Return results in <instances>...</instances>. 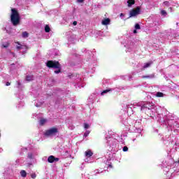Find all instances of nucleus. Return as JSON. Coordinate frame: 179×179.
<instances>
[{
    "label": "nucleus",
    "mask_w": 179,
    "mask_h": 179,
    "mask_svg": "<svg viewBox=\"0 0 179 179\" xmlns=\"http://www.w3.org/2000/svg\"><path fill=\"white\" fill-rule=\"evenodd\" d=\"M0 136H1V134H0Z\"/></svg>",
    "instance_id": "53"
},
{
    "label": "nucleus",
    "mask_w": 179,
    "mask_h": 179,
    "mask_svg": "<svg viewBox=\"0 0 179 179\" xmlns=\"http://www.w3.org/2000/svg\"><path fill=\"white\" fill-rule=\"evenodd\" d=\"M20 99H23V96H20Z\"/></svg>",
    "instance_id": "49"
},
{
    "label": "nucleus",
    "mask_w": 179,
    "mask_h": 179,
    "mask_svg": "<svg viewBox=\"0 0 179 179\" xmlns=\"http://www.w3.org/2000/svg\"><path fill=\"white\" fill-rule=\"evenodd\" d=\"M127 3H128V6L131 8V6H132V5L135 3V0H128Z\"/></svg>",
    "instance_id": "21"
},
{
    "label": "nucleus",
    "mask_w": 179,
    "mask_h": 179,
    "mask_svg": "<svg viewBox=\"0 0 179 179\" xmlns=\"http://www.w3.org/2000/svg\"><path fill=\"white\" fill-rule=\"evenodd\" d=\"M6 86H10V82H6Z\"/></svg>",
    "instance_id": "44"
},
{
    "label": "nucleus",
    "mask_w": 179,
    "mask_h": 179,
    "mask_svg": "<svg viewBox=\"0 0 179 179\" xmlns=\"http://www.w3.org/2000/svg\"><path fill=\"white\" fill-rule=\"evenodd\" d=\"M135 29L136 30H141V25H139V24H136Z\"/></svg>",
    "instance_id": "33"
},
{
    "label": "nucleus",
    "mask_w": 179,
    "mask_h": 179,
    "mask_svg": "<svg viewBox=\"0 0 179 179\" xmlns=\"http://www.w3.org/2000/svg\"><path fill=\"white\" fill-rule=\"evenodd\" d=\"M22 37H24V38L29 37V33H27V31L22 32Z\"/></svg>",
    "instance_id": "31"
},
{
    "label": "nucleus",
    "mask_w": 179,
    "mask_h": 179,
    "mask_svg": "<svg viewBox=\"0 0 179 179\" xmlns=\"http://www.w3.org/2000/svg\"><path fill=\"white\" fill-rule=\"evenodd\" d=\"M46 66L48 68H53L54 69H57L55 71V73H59V72H61V64H59V62H58L48 61L46 63Z\"/></svg>",
    "instance_id": "6"
},
{
    "label": "nucleus",
    "mask_w": 179,
    "mask_h": 179,
    "mask_svg": "<svg viewBox=\"0 0 179 179\" xmlns=\"http://www.w3.org/2000/svg\"><path fill=\"white\" fill-rule=\"evenodd\" d=\"M3 78H4V79H6V78H8V76H9L7 74H5V73H3L1 75Z\"/></svg>",
    "instance_id": "38"
},
{
    "label": "nucleus",
    "mask_w": 179,
    "mask_h": 179,
    "mask_svg": "<svg viewBox=\"0 0 179 179\" xmlns=\"http://www.w3.org/2000/svg\"><path fill=\"white\" fill-rule=\"evenodd\" d=\"M122 150H123V152H128V147H127V146L123 147Z\"/></svg>",
    "instance_id": "39"
},
{
    "label": "nucleus",
    "mask_w": 179,
    "mask_h": 179,
    "mask_svg": "<svg viewBox=\"0 0 179 179\" xmlns=\"http://www.w3.org/2000/svg\"><path fill=\"white\" fill-rule=\"evenodd\" d=\"M50 30H51V29L50 28V27L48 25H46L45 27V33H50Z\"/></svg>",
    "instance_id": "30"
},
{
    "label": "nucleus",
    "mask_w": 179,
    "mask_h": 179,
    "mask_svg": "<svg viewBox=\"0 0 179 179\" xmlns=\"http://www.w3.org/2000/svg\"><path fill=\"white\" fill-rule=\"evenodd\" d=\"M166 125H167L168 128L171 131L176 128H179V120L178 119H171L168 120L166 122Z\"/></svg>",
    "instance_id": "5"
},
{
    "label": "nucleus",
    "mask_w": 179,
    "mask_h": 179,
    "mask_svg": "<svg viewBox=\"0 0 179 179\" xmlns=\"http://www.w3.org/2000/svg\"><path fill=\"white\" fill-rule=\"evenodd\" d=\"M36 107H40V106L38 104L36 103Z\"/></svg>",
    "instance_id": "48"
},
{
    "label": "nucleus",
    "mask_w": 179,
    "mask_h": 179,
    "mask_svg": "<svg viewBox=\"0 0 179 179\" xmlns=\"http://www.w3.org/2000/svg\"><path fill=\"white\" fill-rule=\"evenodd\" d=\"M17 89H22L23 87V85L20 80L17 81Z\"/></svg>",
    "instance_id": "26"
},
{
    "label": "nucleus",
    "mask_w": 179,
    "mask_h": 179,
    "mask_svg": "<svg viewBox=\"0 0 179 179\" xmlns=\"http://www.w3.org/2000/svg\"><path fill=\"white\" fill-rule=\"evenodd\" d=\"M85 157H87L85 160V163H93L92 161L89 160V157H92L93 156V152L90 150H87L85 152Z\"/></svg>",
    "instance_id": "11"
},
{
    "label": "nucleus",
    "mask_w": 179,
    "mask_h": 179,
    "mask_svg": "<svg viewBox=\"0 0 179 179\" xmlns=\"http://www.w3.org/2000/svg\"><path fill=\"white\" fill-rule=\"evenodd\" d=\"M124 13L120 14V17H124Z\"/></svg>",
    "instance_id": "46"
},
{
    "label": "nucleus",
    "mask_w": 179,
    "mask_h": 179,
    "mask_svg": "<svg viewBox=\"0 0 179 179\" xmlns=\"http://www.w3.org/2000/svg\"><path fill=\"white\" fill-rule=\"evenodd\" d=\"M20 175H21V176H22V177L24 178L27 177V173L26 172V171L22 170V171H20Z\"/></svg>",
    "instance_id": "23"
},
{
    "label": "nucleus",
    "mask_w": 179,
    "mask_h": 179,
    "mask_svg": "<svg viewBox=\"0 0 179 179\" xmlns=\"http://www.w3.org/2000/svg\"><path fill=\"white\" fill-rule=\"evenodd\" d=\"M111 89H108V90H103L101 93V96H104L105 94H106V93H108V92H111Z\"/></svg>",
    "instance_id": "25"
},
{
    "label": "nucleus",
    "mask_w": 179,
    "mask_h": 179,
    "mask_svg": "<svg viewBox=\"0 0 179 179\" xmlns=\"http://www.w3.org/2000/svg\"><path fill=\"white\" fill-rule=\"evenodd\" d=\"M122 89V87H120V90H121Z\"/></svg>",
    "instance_id": "50"
},
{
    "label": "nucleus",
    "mask_w": 179,
    "mask_h": 179,
    "mask_svg": "<svg viewBox=\"0 0 179 179\" xmlns=\"http://www.w3.org/2000/svg\"><path fill=\"white\" fill-rule=\"evenodd\" d=\"M8 55H9L10 57H15V54L13 52H9Z\"/></svg>",
    "instance_id": "37"
},
{
    "label": "nucleus",
    "mask_w": 179,
    "mask_h": 179,
    "mask_svg": "<svg viewBox=\"0 0 179 179\" xmlns=\"http://www.w3.org/2000/svg\"><path fill=\"white\" fill-rule=\"evenodd\" d=\"M127 48L130 50H133V48H135V45L134 44V42H130L129 45H127Z\"/></svg>",
    "instance_id": "20"
},
{
    "label": "nucleus",
    "mask_w": 179,
    "mask_h": 179,
    "mask_svg": "<svg viewBox=\"0 0 179 179\" xmlns=\"http://www.w3.org/2000/svg\"><path fill=\"white\" fill-rule=\"evenodd\" d=\"M122 122L128 131L137 134L136 136H139L141 134H142L141 122H138L131 118H127L124 120H122Z\"/></svg>",
    "instance_id": "2"
},
{
    "label": "nucleus",
    "mask_w": 179,
    "mask_h": 179,
    "mask_svg": "<svg viewBox=\"0 0 179 179\" xmlns=\"http://www.w3.org/2000/svg\"><path fill=\"white\" fill-rule=\"evenodd\" d=\"M85 0H77L78 3H83Z\"/></svg>",
    "instance_id": "42"
},
{
    "label": "nucleus",
    "mask_w": 179,
    "mask_h": 179,
    "mask_svg": "<svg viewBox=\"0 0 179 179\" xmlns=\"http://www.w3.org/2000/svg\"><path fill=\"white\" fill-rule=\"evenodd\" d=\"M134 34H136V33H138V31H136V29H134Z\"/></svg>",
    "instance_id": "47"
},
{
    "label": "nucleus",
    "mask_w": 179,
    "mask_h": 179,
    "mask_svg": "<svg viewBox=\"0 0 179 179\" xmlns=\"http://www.w3.org/2000/svg\"><path fill=\"white\" fill-rule=\"evenodd\" d=\"M73 26H76V24H78V22L74 21V22H73Z\"/></svg>",
    "instance_id": "45"
},
{
    "label": "nucleus",
    "mask_w": 179,
    "mask_h": 179,
    "mask_svg": "<svg viewBox=\"0 0 179 179\" xmlns=\"http://www.w3.org/2000/svg\"><path fill=\"white\" fill-rule=\"evenodd\" d=\"M104 171H106V170H103V169H96V170L94 171V176H97V174H100V173H104Z\"/></svg>",
    "instance_id": "17"
},
{
    "label": "nucleus",
    "mask_w": 179,
    "mask_h": 179,
    "mask_svg": "<svg viewBox=\"0 0 179 179\" xmlns=\"http://www.w3.org/2000/svg\"><path fill=\"white\" fill-rule=\"evenodd\" d=\"M110 22H111V20L110 18H104L101 23L103 26H107V24H110Z\"/></svg>",
    "instance_id": "16"
},
{
    "label": "nucleus",
    "mask_w": 179,
    "mask_h": 179,
    "mask_svg": "<svg viewBox=\"0 0 179 179\" xmlns=\"http://www.w3.org/2000/svg\"><path fill=\"white\" fill-rule=\"evenodd\" d=\"M59 158H55V157H54V155H50L48 158V162L49 163H54V162H59Z\"/></svg>",
    "instance_id": "15"
},
{
    "label": "nucleus",
    "mask_w": 179,
    "mask_h": 179,
    "mask_svg": "<svg viewBox=\"0 0 179 179\" xmlns=\"http://www.w3.org/2000/svg\"><path fill=\"white\" fill-rule=\"evenodd\" d=\"M109 167H111V164L109 165Z\"/></svg>",
    "instance_id": "52"
},
{
    "label": "nucleus",
    "mask_w": 179,
    "mask_h": 179,
    "mask_svg": "<svg viewBox=\"0 0 179 179\" xmlns=\"http://www.w3.org/2000/svg\"><path fill=\"white\" fill-rule=\"evenodd\" d=\"M57 134H58V128L52 127V128L48 129L45 131V136H55Z\"/></svg>",
    "instance_id": "8"
},
{
    "label": "nucleus",
    "mask_w": 179,
    "mask_h": 179,
    "mask_svg": "<svg viewBox=\"0 0 179 179\" xmlns=\"http://www.w3.org/2000/svg\"><path fill=\"white\" fill-rule=\"evenodd\" d=\"M106 143L110 152H118V140L114 138V136L106 137Z\"/></svg>",
    "instance_id": "3"
},
{
    "label": "nucleus",
    "mask_w": 179,
    "mask_h": 179,
    "mask_svg": "<svg viewBox=\"0 0 179 179\" xmlns=\"http://www.w3.org/2000/svg\"><path fill=\"white\" fill-rule=\"evenodd\" d=\"M16 48L17 50H18V51H20V50H22V52H26V51H27V46L24 45H22L19 42L17 43Z\"/></svg>",
    "instance_id": "12"
},
{
    "label": "nucleus",
    "mask_w": 179,
    "mask_h": 179,
    "mask_svg": "<svg viewBox=\"0 0 179 179\" xmlns=\"http://www.w3.org/2000/svg\"><path fill=\"white\" fill-rule=\"evenodd\" d=\"M127 78H128L129 80H131V79H132V76L129 75V76H122V79L123 80H127Z\"/></svg>",
    "instance_id": "24"
},
{
    "label": "nucleus",
    "mask_w": 179,
    "mask_h": 179,
    "mask_svg": "<svg viewBox=\"0 0 179 179\" xmlns=\"http://www.w3.org/2000/svg\"><path fill=\"white\" fill-rule=\"evenodd\" d=\"M152 64V62H150L148 63H145L144 65L143 66V69H146V68H149L150 65Z\"/></svg>",
    "instance_id": "18"
},
{
    "label": "nucleus",
    "mask_w": 179,
    "mask_h": 179,
    "mask_svg": "<svg viewBox=\"0 0 179 179\" xmlns=\"http://www.w3.org/2000/svg\"><path fill=\"white\" fill-rule=\"evenodd\" d=\"M140 9L137 8L136 10H132L130 11L129 17H132L134 16H136V15H139Z\"/></svg>",
    "instance_id": "13"
},
{
    "label": "nucleus",
    "mask_w": 179,
    "mask_h": 179,
    "mask_svg": "<svg viewBox=\"0 0 179 179\" xmlns=\"http://www.w3.org/2000/svg\"><path fill=\"white\" fill-rule=\"evenodd\" d=\"M132 75H135V73H133Z\"/></svg>",
    "instance_id": "51"
},
{
    "label": "nucleus",
    "mask_w": 179,
    "mask_h": 179,
    "mask_svg": "<svg viewBox=\"0 0 179 179\" xmlns=\"http://www.w3.org/2000/svg\"><path fill=\"white\" fill-rule=\"evenodd\" d=\"M11 23L14 26H18L20 24V15L16 9L13 8L11 10V15H10Z\"/></svg>",
    "instance_id": "4"
},
{
    "label": "nucleus",
    "mask_w": 179,
    "mask_h": 179,
    "mask_svg": "<svg viewBox=\"0 0 179 179\" xmlns=\"http://www.w3.org/2000/svg\"><path fill=\"white\" fill-rule=\"evenodd\" d=\"M10 68V73L13 75L14 78L17 76V63L11 64L9 66Z\"/></svg>",
    "instance_id": "9"
},
{
    "label": "nucleus",
    "mask_w": 179,
    "mask_h": 179,
    "mask_svg": "<svg viewBox=\"0 0 179 179\" xmlns=\"http://www.w3.org/2000/svg\"><path fill=\"white\" fill-rule=\"evenodd\" d=\"M155 96L157 97H164V94H163L162 92H157L155 94Z\"/></svg>",
    "instance_id": "27"
},
{
    "label": "nucleus",
    "mask_w": 179,
    "mask_h": 179,
    "mask_svg": "<svg viewBox=\"0 0 179 179\" xmlns=\"http://www.w3.org/2000/svg\"><path fill=\"white\" fill-rule=\"evenodd\" d=\"M89 134H90V131H86L85 133L84 134L85 138H87V136H89Z\"/></svg>",
    "instance_id": "34"
},
{
    "label": "nucleus",
    "mask_w": 179,
    "mask_h": 179,
    "mask_svg": "<svg viewBox=\"0 0 179 179\" xmlns=\"http://www.w3.org/2000/svg\"><path fill=\"white\" fill-rule=\"evenodd\" d=\"M136 108V107H140L141 111L143 113H145V114H150V115H155L156 113H157V108L156 107V105H155L152 102H138L134 103L131 105H128V108Z\"/></svg>",
    "instance_id": "1"
},
{
    "label": "nucleus",
    "mask_w": 179,
    "mask_h": 179,
    "mask_svg": "<svg viewBox=\"0 0 179 179\" xmlns=\"http://www.w3.org/2000/svg\"><path fill=\"white\" fill-rule=\"evenodd\" d=\"M143 78H147V79H153V78H155V74H150L148 76H143L142 77Z\"/></svg>",
    "instance_id": "19"
},
{
    "label": "nucleus",
    "mask_w": 179,
    "mask_h": 179,
    "mask_svg": "<svg viewBox=\"0 0 179 179\" xmlns=\"http://www.w3.org/2000/svg\"><path fill=\"white\" fill-rule=\"evenodd\" d=\"M164 5H165V6H170V2H169V1H164Z\"/></svg>",
    "instance_id": "36"
},
{
    "label": "nucleus",
    "mask_w": 179,
    "mask_h": 179,
    "mask_svg": "<svg viewBox=\"0 0 179 179\" xmlns=\"http://www.w3.org/2000/svg\"><path fill=\"white\" fill-rule=\"evenodd\" d=\"M31 178H36V177H37V175H36V173H32V174H31Z\"/></svg>",
    "instance_id": "40"
},
{
    "label": "nucleus",
    "mask_w": 179,
    "mask_h": 179,
    "mask_svg": "<svg viewBox=\"0 0 179 179\" xmlns=\"http://www.w3.org/2000/svg\"><path fill=\"white\" fill-rule=\"evenodd\" d=\"M67 39H68L69 43L73 44V43H76L78 38L76 37V36L75 34H72L71 32H68L67 33Z\"/></svg>",
    "instance_id": "10"
},
{
    "label": "nucleus",
    "mask_w": 179,
    "mask_h": 179,
    "mask_svg": "<svg viewBox=\"0 0 179 179\" xmlns=\"http://www.w3.org/2000/svg\"><path fill=\"white\" fill-rule=\"evenodd\" d=\"M109 155H110L109 160H111V158L113 157V152H110Z\"/></svg>",
    "instance_id": "41"
},
{
    "label": "nucleus",
    "mask_w": 179,
    "mask_h": 179,
    "mask_svg": "<svg viewBox=\"0 0 179 179\" xmlns=\"http://www.w3.org/2000/svg\"><path fill=\"white\" fill-rule=\"evenodd\" d=\"M45 122H47V120L45 119H41L39 124L40 125H44V124H45Z\"/></svg>",
    "instance_id": "28"
},
{
    "label": "nucleus",
    "mask_w": 179,
    "mask_h": 179,
    "mask_svg": "<svg viewBox=\"0 0 179 179\" xmlns=\"http://www.w3.org/2000/svg\"><path fill=\"white\" fill-rule=\"evenodd\" d=\"M27 167H31V166H33V164L31 163H27Z\"/></svg>",
    "instance_id": "43"
},
{
    "label": "nucleus",
    "mask_w": 179,
    "mask_h": 179,
    "mask_svg": "<svg viewBox=\"0 0 179 179\" xmlns=\"http://www.w3.org/2000/svg\"><path fill=\"white\" fill-rule=\"evenodd\" d=\"M161 15H162V16H166L167 15V12H166V10H162L161 11Z\"/></svg>",
    "instance_id": "32"
},
{
    "label": "nucleus",
    "mask_w": 179,
    "mask_h": 179,
    "mask_svg": "<svg viewBox=\"0 0 179 179\" xmlns=\"http://www.w3.org/2000/svg\"><path fill=\"white\" fill-rule=\"evenodd\" d=\"M9 47V42L7 38H4L1 41V48H8Z\"/></svg>",
    "instance_id": "14"
},
{
    "label": "nucleus",
    "mask_w": 179,
    "mask_h": 179,
    "mask_svg": "<svg viewBox=\"0 0 179 179\" xmlns=\"http://www.w3.org/2000/svg\"><path fill=\"white\" fill-rule=\"evenodd\" d=\"M22 152H24V150H29L27 155L28 159H34V157H36V156L38 155V151L33 148L31 146L25 148H22Z\"/></svg>",
    "instance_id": "7"
},
{
    "label": "nucleus",
    "mask_w": 179,
    "mask_h": 179,
    "mask_svg": "<svg viewBox=\"0 0 179 179\" xmlns=\"http://www.w3.org/2000/svg\"><path fill=\"white\" fill-rule=\"evenodd\" d=\"M89 124L87 123H85L84 124V128L85 129H89Z\"/></svg>",
    "instance_id": "35"
},
{
    "label": "nucleus",
    "mask_w": 179,
    "mask_h": 179,
    "mask_svg": "<svg viewBox=\"0 0 179 179\" xmlns=\"http://www.w3.org/2000/svg\"><path fill=\"white\" fill-rule=\"evenodd\" d=\"M23 106H24V102L20 101L19 104H17V108H20V107H23Z\"/></svg>",
    "instance_id": "29"
},
{
    "label": "nucleus",
    "mask_w": 179,
    "mask_h": 179,
    "mask_svg": "<svg viewBox=\"0 0 179 179\" xmlns=\"http://www.w3.org/2000/svg\"><path fill=\"white\" fill-rule=\"evenodd\" d=\"M34 79V77L33 76H26V80H27V82H31V80H33Z\"/></svg>",
    "instance_id": "22"
}]
</instances>
